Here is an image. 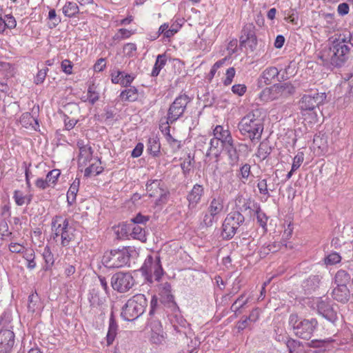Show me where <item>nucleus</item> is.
Returning a JSON list of instances; mask_svg holds the SVG:
<instances>
[{"instance_id":"61","label":"nucleus","mask_w":353,"mask_h":353,"mask_svg":"<svg viewBox=\"0 0 353 353\" xmlns=\"http://www.w3.org/2000/svg\"><path fill=\"white\" fill-rule=\"evenodd\" d=\"M13 199L16 204L19 206H21L25 203V196L20 190H14Z\"/></svg>"},{"instance_id":"9","label":"nucleus","mask_w":353,"mask_h":353,"mask_svg":"<svg viewBox=\"0 0 353 353\" xmlns=\"http://www.w3.org/2000/svg\"><path fill=\"white\" fill-rule=\"evenodd\" d=\"M134 285V279L131 273L118 272L111 278L112 288L120 293L130 290Z\"/></svg>"},{"instance_id":"41","label":"nucleus","mask_w":353,"mask_h":353,"mask_svg":"<svg viewBox=\"0 0 353 353\" xmlns=\"http://www.w3.org/2000/svg\"><path fill=\"white\" fill-rule=\"evenodd\" d=\"M240 40H245L256 36V27L252 23H246L242 30Z\"/></svg>"},{"instance_id":"28","label":"nucleus","mask_w":353,"mask_h":353,"mask_svg":"<svg viewBox=\"0 0 353 353\" xmlns=\"http://www.w3.org/2000/svg\"><path fill=\"white\" fill-rule=\"evenodd\" d=\"M178 32L177 28H174V26H169L168 23H163L161 25L158 32H157V35L154 37L153 39H156L160 35H163V39H170V37L174 36Z\"/></svg>"},{"instance_id":"22","label":"nucleus","mask_w":353,"mask_h":353,"mask_svg":"<svg viewBox=\"0 0 353 353\" xmlns=\"http://www.w3.org/2000/svg\"><path fill=\"white\" fill-rule=\"evenodd\" d=\"M43 308V304L38 294L35 292L28 296V310L29 312L34 314L40 311Z\"/></svg>"},{"instance_id":"30","label":"nucleus","mask_w":353,"mask_h":353,"mask_svg":"<svg viewBox=\"0 0 353 353\" xmlns=\"http://www.w3.org/2000/svg\"><path fill=\"white\" fill-rule=\"evenodd\" d=\"M220 144L219 141L214 136V138L210 141V146L207 151L206 157L214 156L215 158H218L223 150L222 147H220Z\"/></svg>"},{"instance_id":"13","label":"nucleus","mask_w":353,"mask_h":353,"mask_svg":"<svg viewBox=\"0 0 353 353\" xmlns=\"http://www.w3.org/2000/svg\"><path fill=\"white\" fill-rule=\"evenodd\" d=\"M316 307L318 313L327 321L334 323L337 320V313L330 301L321 299L317 302Z\"/></svg>"},{"instance_id":"63","label":"nucleus","mask_w":353,"mask_h":353,"mask_svg":"<svg viewBox=\"0 0 353 353\" xmlns=\"http://www.w3.org/2000/svg\"><path fill=\"white\" fill-rule=\"evenodd\" d=\"M48 71V68H45L43 69L39 70V71L38 72V73L35 77V79H34V82L36 84H40L43 82V81L45 80V78L47 75Z\"/></svg>"},{"instance_id":"47","label":"nucleus","mask_w":353,"mask_h":353,"mask_svg":"<svg viewBox=\"0 0 353 353\" xmlns=\"http://www.w3.org/2000/svg\"><path fill=\"white\" fill-rule=\"evenodd\" d=\"M79 159H83V163L90 161L92 156V149L88 145H82L79 147Z\"/></svg>"},{"instance_id":"12","label":"nucleus","mask_w":353,"mask_h":353,"mask_svg":"<svg viewBox=\"0 0 353 353\" xmlns=\"http://www.w3.org/2000/svg\"><path fill=\"white\" fill-rule=\"evenodd\" d=\"M289 68L290 65L285 69V71L283 74H280V71L277 68L274 66H270L263 71L260 78L263 80V82L265 85H270L272 80H274L275 78H276L277 80L280 82L286 81L289 78L288 76Z\"/></svg>"},{"instance_id":"21","label":"nucleus","mask_w":353,"mask_h":353,"mask_svg":"<svg viewBox=\"0 0 353 353\" xmlns=\"http://www.w3.org/2000/svg\"><path fill=\"white\" fill-rule=\"evenodd\" d=\"M224 208L223 199L221 196L213 197L210 202L207 211L218 217Z\"/></svg>"},{"instance_id":"43","label":"nucleus","mask_w":353,"mask_h":353,"mask_svg":"<svg viewBox=\"0 0 353 353\" xmlns=\"http://www.w3.org/2000/svg\"><path fill=\"white\" fill-rule=\"evenodd\" d=\"M219 220V217L215 214H210V212L206 211L203 213V221L201 225L203 227L210 228Z\"/></svg>"},{"instance_id":"52","label":"nucleus","mask_w":353,"mask_h":353,"mask_svg":"<svg viewBox=\"0 0 353 353\" xmlns=\"http://www.w3.org/2000/svg\"><path fill=\"white\" fill-rule=\"evenodd\" d=\"M337 37L343 43L346 45L347 43H350L353 46V31L350 32L345 30L342 33H340Z\"/></svg>"},{"instance_id":"16","label":"nucleus","mask_w":353,"mask_h":353,"mask_svg":"<svg viewBox=\"0 0 353 353\" xmlns=\"http://www.w3.org/2000/svg\"><path fill=\"white\" fill-rule=\"evenodd\" d=\"M279 99H285L292 96L295 87L291 82L276 83Z\"/></svg>"},{"instance_id":"64","label":"nucleus","mask_w":353,"mask_h":353,"mask_svg":"<svg viewBox=\"0 0 353 353\" xmlns=\"http://www.w3.org/2000/svg\"><path fill=\"white\" fill-rule=\"evenodd\" d=\"M247 90L244 84H236L232 87V91L234 94L239 96H243Z\"/></svg>"},{"instance_id":"8","label":"nucleus","mask_w":353,"mask_h":353,"mask_svg":"<svg viewBox=\"0 0 353 353\" xmlns=\"http://www.w3.org/2000/svg\"><path fill=\"white\" fill-rule=\"evenodd\" d=\"M191 101V98L182 94L178 96L170 104L167 113V123L172 124L181 118L185 112L188 104Z\"/></svg>"},{"instance_id":"11","label":"nucleus","mask_w":353,"mask_h":353,"mask_svg":"<svg viewBox=\"0 0 353 353\" xmlns=\"http://www.w3.org/2000/svg\"><path fill=\"white\" fill-rule=\"evenodd\" d=\"M326 99L325 92L314 91L310 94H304L300 101V107L302 110H313L316 107L322 104Z\"/></svg>"},{"instance_id":"45","label":"nucleus","mask_w":353,"mask_h":353,"mask_svg":"<svg viewBox=\"0 0 353 353\" xmlns=\"http://www.w3.org/2000/svg\"><path fill=\"white\" fill-rule=\"evenodd\" d=\"M254 214L256 215L257 223L264 230V232L267 231V221L268 217L266 214L261 210L260 206L259 205L256 210L254 211Z\"/></svg>"},{"instance_id":"32","label":"nucleus","mask_w":353,"mask_h":353,"mask_svg":"<svg viewBox=\"0 0 353 353\" xmlns=\"http://www.w3.org/2000/svg\"><path fill=\"white\" fill-rule=\"evenodd\" d=\"M350 280V274L344 270H338L334 276V283L336 286H347Z\"/></svg>"},{"instance_id":"60","label":"nucleus","mask_w":353,"mask_h":353,"mask_svg":"<svg viewBox=\"0 0 353 353\" xmlns=\"http://www.w3.org/2000/svg\"><path fill=\"white\" fill-rule=\"evenodd\" d=\"M12 234L11 232L8 230V225L6 221H2L0 222V236L1 239H3L4 236H10Z\"/></svg>"},{"instance_id":"49","label":"nucleus","mask_w":353,"mask_h":353,"mask_svg":"<svg viewBox=\"0 0 353 353\" xmlns=\"http://www.w3.org/2000/svg\"><path fill=\"white\" fill-rule=\"evenodd\" d=\"M257 188H259L260 194L266 195L267 197L270 196L269 191H273L274 190V187L273 188H268L267 179H259L257 183Z\"/></svg>"},{"instance_id":"44","label":"nucleus","mask_w":353,"mask_h":353,"mask_svg":"<svg viewBox=\"0 0 353 353\" xmlns=\"http://www.w3.org/2000/svg\"><path fill=\"white\" fill-rule=\"evenodd\" d=\"M272 148L267 142H261L257 150V156L265 160L271 153Z\"/></svg>"},{"instance_id":"20","label":"nucleus","mask_w":353,"mask_h":353,"mask_svg":"<svg viewBox=\"0 0 353 353\" xmlns=\"http://www.w3.org/2000/svg\"><path fill=\"white\" fill-rule=\"evenodd\" d=\"M224 220L238 230L245 222V216L239 211H232L227 214Z\"/></svg>"},{"instance_id":"38","label":"nucleus","mask_w":353,"mask_h":353,"mask_svg":"<svg viewBox=\"0 0 353 353\" xmlns=\"http://www.w3.org/2000/svg\"><path fill=\"white\" fill-rule=\"evenodd\" d=\"M285 345L289 351V353H298L299 352L302 350L303 347V344L302 342L290 338L286 341Z\"/></svg>"},{"instance_id":"54","label":"nucleus","mask_w":353,"mask_h":353,"mask_svg":"<svg viewBox=\"0 0 353 353\" xmlns=\"http://www.w3.org/2000/svg\"><path fill=\"white\" fill-rule=\"evenodd\" d=\"M257 46V39L256 36L251 37L250 38H248V39L245 40H240V46L246 47L250 48L252 51H254L256 49V47Z\"/></svg>"},{"instance_id":"35","label":"nucleus","mask_w":353,"mask_h":353,"mask_svg":"<svg viewBox=\"0 0 353 353\" xmlns=\"http://www.w3.org/2000/svg\"><path fill=\"white\" fill-rule=\"evenodd\" d=\"M167 62L165 54H159L151 72V76L153 77H157L159 74L161 70L165 66Z\"/></svg>"},{"instance_id":"29","label":"nucleus","mask_w":353,"mask_h":353,"mask_svg":"<svg viewBox=\"0 0 353 353\" xmlns=\"http://www.w3.org/2000/svg\"><path fill=\"white\" fill-rule=\"evenodd\" d=\"M236 232L237 230L234 227L224 220L222 224L220 236L223 240L228 241L234 237Z\"/></svg>"},{"instance_id":"58","label":"nucleus","mask_w":353,"mask_h":353,"mask_svg":"<svg viewBox=\"0 0 353 353\" xmlns=\"http://www.w3.org/2000/svg\"><path fill=\"white\" fill-rule=\"evenodd\" d=\"M60 175L59 170H52L50 171L46 175L47 181L52 184H54Z\"/></svg>"},{"instance_id":"33","label":"nucleus","mask_w":353,"mask_h":353,"mask_svg":"<svg viewBox=\"0 0 353 353\" xmlns=\"http://www.w3.org/2000/svg\"><path fill=\"white\" fill-rule=\"evenodd\" d=\"M138 97V90L134 86L123 90L119 95L121 100L123 101H135Z\"/></svg>"},{"instance_id":"55","label":"nucleus","mask_w":353,"mask_h":353,"mask_svg":"<svg viewBox=\"0 0 353 353\" xmlns=\"http://www.w3.org/2000/svg\"><path fill=\"white\" fill-rule=\"evenodd\" d=\"M275 340L278 342L286 343V341H288L290 339L289 335L287 334V332L283 330L278 328L277 330H275Z\"/></svg>"},{"instance_id":"53","label":"nucleus","mask_w":353,"mask_h":353,"mask_svg":"<svg viewBox=\"0 0 353 353\" xmlns=\"http://www.w3.org/2000/svg\"><path fill=\"white\" fill-rule=\"evenodd\" d=\"M99 99V94L95 90L94 85L92 84L89 86L88 90V101L92 104H94Z\"/></svg>"},{"instance_id":"19","label":"nucleus","mask_w":353,"mask_h":353,"mask_svg":"<svg viewBox=\"0 0 353 353\" xmlns=\"http://www.w3.org/2000/svg\"><path fill=\"white\" fill-rule=\"evenodd\" d=\"M332 296L336 301L345 303L350 298V290L347 286H336L333 289Z\"/></svg>"},{"instance_id":"46","label":"nucleus","mask_w":353,"mask_h":353,"mask_svg":"<svg viewBox=\"0 0 353 353\" xmlns=\"http://www.w3.org/2000/svg\"><path fill=\"white\" fill-rule=\"evenodd\" d=\"M244 297L245 294H243L234 301V303L231 306V310L232 312H234L235 313H241L240 310L249 301L248 298L244 299Z\"/></svg>"},{"instance_id":"1","label":"nucleus","mask_w":353,"mask_h":353,"mask_svg":"<svg viewBox=\"0 0 353 353\" xmlns=\"http://www.w3.org/2000/svg\"><path fill=\"white\" fill-rule=\"evenodd\" d=\"M350 48L336 37L328 47L324 48L319 54V59L327 66L340 68L348 59Z\"/></svg>"},{"instance_id":"31","label":"nucleus","mask_w":353,"mask_h":353,"mask_svg":"<svg viewBox=\"0 0 353 353\" xmlns=\"http://www.w3.org/2000/svg\"><path fill=\"white\" fill-rule=\"evenodd\" d=\"M42 256L45 261V265L43 267V269L46 271L51 270L54 264V256L51 251L50 248L48 245H46L44 248L42 253Z\"/></svg>"},{"instance_id":"4","label":"nucleus","mask_w":353,"mask_h":353,"mask_svg":"<svg viewBox=\"0 0 353 353\" xmlns=\"http://www.w3.org/2000/svg\"><path fill=\"white\" fill-rule=\"evenodd\" d=\"M136 251L131 247L111 250L104 253L102 263L108 268H119L130 266V260Z\"/></svg>"},{"instance_id":"18","label":"nucleus","mask_w":353,"mask_h":353,"mask_svg":"<svg viewBox=\"0 0 353 353\" xmlns=\"http://www.w3.org/2000/svg\"><path fill=\"white\" fill-rule=\"evenodd\" d=\"M239 204L236 205V210L240 213H245L246 215L252 216V212H254L259 205L250 199H239Z\"/></svg>"},{"instance_id":"40","label":"nucleus","mask_w":353,"mask_h":353,"mask_svg":"<svg viewBox=\"0 0 353 353\" xmlns=\"http://www.w3.org/2000/svg\"><path fill=\"white\" fill-rule=\"evenodd\" d=\"M130 235L134 239H138L143 242L146 241L145 231L141 225H133Z\"/></svg>"},{"instance_id":"57","label":"nucleus","mask_w":353,"mask_h":353,"mask_svg":"<svg viewBox=\"0 0 353 353\" xmlns=\"http://www.w3.org/2000/svg\"><path fill=\"white\" fill-rule=\"evenodd\" d=\"M137 46L133 43H128L123 46V53L125 55L132 57L135 54Z\"/></svg>"},{"instance_id":"17","label":"nucleus","mask_w":353,"mask_h":353,"mask_svg":"<svg viewBox=\"0 0 353 353\" xmlns=\"http://www.w3.org/2000/svg\"><path fill=\"white\" fill-rule=\"evenodd\" d=\"M322 277L319 275H312L304 280L302 287L305 294H310L319 288Z\"/></svg>"},{"instance_id":"25","label":"nucleus","mask_w":353,"mask_h":353,"mask_svg":"<svg viewBox=\"0 0 353 353\" xmlns=\"http://www.w3.org/2000/svg\"><path fill=\"white\" fill-rule=\"evenodd\" d=\"M69 221L68 219H63L60 215H56L52 219V230L54 232H63L68 228Z\"/></svg>"},{"instance_id":"42","label":"nucleus","mask_w":353,"mask_h":353,"mask_svg":"<svg viewBox=\"0 0 353 353\" xmlns=\"http://www.w3.org/2000/svg\"><path fill=\"white\" fill-rule=\"evenodd\" d=\"M279 249V244H276V243H272L268 244L267 245L262 246L259 251V254L261 258H264L270 253H274L277 252Z\"/></svg>"},{"instance_id":"23","label":"nucleus","mask_w":353,"mask_h":353,"mask_svg":"<svg viewBox=\"0 0 353 353\" xmlns=\"http://www.w3.org/2000/svg\"><path fill=\"white\" fill-rule=\"evenodd\" d=\"M259 98L262 101H271L278 100L277 88L276 83L273 85L264 88L259 94Z\"/></svg>"},{"instance_id":"5","label":"nucleus","mask_w":353,"mask_h":353,"mask_svg":"<svg viewBox=\"0 0 353 353\" xmlns=\"http://www.w3.org/2000/svg\"><path fill=\"white\" fill-rule=\"evenodd\" d=\"M147 305L145 296L142 294H136L122 307L121 316L125 321L135 320L143 314Z\"/></svg>"},{"instance_id":"62","label":"nucleus","mask_w":353,"mask_h":353,"mask_svg":"<svg viewBox=\"0 0 353 353\" xmlns=\"http://www.w3.org/2000/svg\"><path fill=\"white\" fill-rule=\"evenodd\" d=\"M235 69L232 67L229 68L226 71V77L223 81L225 85H229L232 83L233 78L235 75Z\"/></svg>"},{"instance_id":"26","label":"nucleus","mask_w":353,"mask_h":353,"mask_svg":"<svg viewBox=\"0 0 353 353\" xmlns=\"http://www.w3.org/2000/svg\"><path fill=\"white\" fill-rule=\"evenodd\" d=\"M160 180H149L146 183V190L150 197L157 196L158 194L162 195L163 189L161 187Z\"/></svg>"},{"instance_id":"39","label":"nucleus","mask_w":353,"mask_h":353,"mask_svg":"<svg viewBox=\"0 0 353 353\" xmlns=\"http://www.w3.org/2000/svg\"><path fill=\"white\" fill-rule=\"evenodd\" d=\"M250 169H251L250 165L248 163H245L240 167L238 172L236 173V176L243 183H246L250 175L251 174Z\"/></svg>"},{"instance_id":"34","label":"nucleus","mask_w":353,"mask_h":353,"mask_svg":"<svg viewBox=\"0 0 353 353\" xmlns=\"http://www.w3.org/2000/svg\"><path fill=\"white\" fill-rule=\"evenodd\" d=\"M80 181L75 179L71 184L67 192V201L69 205H72L76 201L77 192L79 191Z\"/></svg>"},{"instance_id":"51","label":"nucleus","mask_w":353,"mask_h":353,"mask_svg":"<svg viewBox=\"0 0 353 353\" xmlns=\"http://www.w3.org/2000/svg\"><path fill=\"white\" fill-rule=\"evenodd\" d=\"M160 143H158L156 140H149L148 151L150 154H152L153 157L159 156L160 153Z\"/></svg>"},{"instance_id":"59","label":"nucleus","mask_w":353,"mask_h":353,"mask_svg":"<svg viewBox=\"0 0 353 353\" xmlns=\"http://www.w3.org/2000/svg\"><path fill=\"white\" fill-rule=\"evenodd\" d=\"M303 154L302 152H299L294 158L293 163L292 165V171H296L301 166L302 162L303 161Z\"/></svg>"},{"instance_id":"14","label":"nucleus","mask_w":353,"mask_h":353,"mask_svg":"<svg viewBox=\"0 0 353 353\" xmlns=\"http://www.w3.org/2000/svg\"><path fill=\"white\" fill-rule=\"evenodd\" d=\"M213 134L219 141L221 147L234 141L228 127L217 125L213 130Z\"/></svg>"},{"instance_id":"10","label":"nucleus","mask_w":353,"mask_h":353,"mask_svg":"<svg viewBox=\"0 0 353 353\" xmlns=\"http://www.w3.org/2000/svg\"><path fill=\"white\" fill-rule=\"evenodd\" d=\"M204 192L203 186L198 183L194 185L192 190L188 192L186 196L188 202V211L185 214L187 217L192 216L195 214L196 208L201 202Z\"/></svg>"},{"instance_id":"6","label":"nucleus","mask_w":353,"mask_h":353,"mask_svg":"<svg viewBox=\"0 0 353 353\" xmlns=\"http://www.w3.org/2000/svg\"><path fill=\"white\" fill-rule=\"evenodd\" d=\"M141 271L148 282L152 283L154 280L159 281L164 274L160 256L148 255L141 268Z\"/></svg>"},{"instance_id":"36","label":"nucleus","mask_w":353,"mask_h":353,"mask_svg":"<svg viewBox=\"0 0 353 353\" xmlns=\"http://www.w3.org/2000/svg\"><path fill=\"white\" fill-rule=\"evenodd\" d=\"M74 229L72 227L68 226V228L63 230V232H61V244L63 247H68L70 243L74 240L75 235L74 234Z\"/></svg>"},{"instance_id":"15","label":"nucleus","mask_w":353,"mask_h":353,"mask_svg":"<svg viewBox=\"0 0 353 353\" xmlns=\"http://www.w3.org/2000/svg\"><path fill=\"white\" fill-rule=\"evenodd\" d=\"M241 144L236 143L235 141L228 143L222 147L223 150L225 152L228 157L230 164L232 166L236 165L239 161V152L237 150L238 146H241Z\"/></svg>"},{"instance_id":"7","label":"nucleus","mask_w":353,"mask_h":353,"mask_svg":"<svg viewBox=\"0 0 353 353\" xmlns=\"http://www.w3.org/2000/svg\"><path fill=\"white\" fill-rule=\"evenodd\" d=\"M10 315L4 312L0 317V353H9L14 344V334L10 329Z\"/></svg>"},{"instance_id":"3","label":"nucleus","mask_w":353,"mask_h":353,"mask_svg":"<svg viewBox=\"0 0 353 353\" xmlns=\"http://www.w3.org/2000/svg\"><path fill=\"white\" fill-rule=\"evenodd\" d=\"M288 323L294 334L304 340H310L313 336L319 325L318 321L315 318L304 319L297 314H291Z\"/></svg>"},{"instance_id":"48","label":"nucleus","mask_w":353,"mask_h":353,"mask_svg":"<svg viewBox=\"0 0 353 353\" xmlns=\"http://www.w3.org/2000/svg\"><path fill=\"white\" fill-rule=\"evenodd\" d=\"M48 28L50 29L54 28L61 22V19L56 14L54 9H51L48 12Z\"/></svg>"},{"instance_id":"24","label":"nucleus","mask_w":353,"mask_h":353,"mask_svg":"<svg viewBox=\"0 0 353 353\" xmlns=\"http://www.w3.org/2000/svg\"><path fill=\"white\" fill-rule=\"evenodd\" d=\"M159 295L161 301L164 303H173L174 297L172 294V287L170 283L165 282L162 283L159 288Z\"/></svg>"},{"instance_id":"56","label":"nucleus","mask_w":353,"mask_h":353,"mask_svg":"<svg viewBox=\"0 0 353 353\" xmlns=\"http://www.w3.org/2000/svg\"><path fill=\"white\" fill-rule=\"evenodd\" d=\"M132 34V32L125 29L121 28L118 30V32L114 35L113 39L121 41L125 39L129 38Z\"/></svg>"},{"instance_id":"2","label":"nucleus","mask_w":353,"mask_h":353,"mask_svg":"<svg viewBox=\"0 0 353 353\" xmlns=\"http://www.w3.org/2000/svg\"><path fill=\"white\" fill-rule=\"evenodd\" d=\"M263 115L261 109H254L248 112L239 123L241 133L254 142L261 138L263 131Z\"/></svg>"},{"instance_id":"27","label":"nucleus","mask_w":353,"mask_h":353,"mask_svg":"<svg viewBox=\"0 0 353 353\" xmlns=\"http://www.w3.org/2000/svg\"><path fill=\"white\" fill-rule=\"evenodd\" d=\"M117 330L118 325L116 322L114 314L112 312L110 317L108 331L106 336L108 345L112 344L117 334Z\"/></svg>"},{"instance_id":"50","label":"nucleus","mask_w":353,"mask_h":353,"mask_svg":"<svg viewBox=\"0 0 353 353\" xmlns=\"http://www.w3.org/2000/svg\"><path fill=\"white\" fill-rule=\"evenodd\" d=\"M341 261V255L336 252H333L330 254H329L324 259V263L327 265H333L335 264H337L340 263Z\"/></svg>"},{"instance_id":"37","label":"nucleus","mask_w":353,"mask_h":353,"mask_svg":"<svg viewBox=\"0 0 353 353\" xmlns=\"http://www.w3.org/2000/svg\"><path fill=\"white\" fill-rule=\"evenodd\" d=\"M79 12L77 4L74 2L68 1L63 7V12L68 17H73Z\"/></svg>"}]
</instances>
